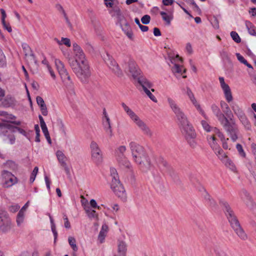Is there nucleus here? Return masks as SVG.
I'll return each instance as SVG.
<instances>
[{
  "label": "nucleus",
  "mask_w": 256,
  "mask_h": 256,
  "mask_svg": "<svg viewBox=\"0 0 256 256\" xmlns=\"http://www.w3.org/2000/svg\"><path fill=\"white\" fill-rule=\"evenodd\" d=\"M74 58H69L68 62L73 72L82 83H86L90 76L88 60L81 48L76 44H72Z\"/></svg>",
  "instance_id": "f257e3e1"
},
{
  "label": "nucleus",
  "mask_w": 256,
  "mask_h": 256,
  "mask_svg": "<svg viewBox=\"0 0 256 256\" xmlns=\"http://www.w3.org/2000/svg\"><path fill=\"white\" fill-rule=\"evenodd\" d=\"M167 100L170 108L178 120L182 132H186L190 138H192L194 136V128L188 121L186 116L172 98L168 97Z\"/></svg>",
  "instance_id": "f03ea898"
},
{
  "label": "nucleus",
  "mask_w": 256,
  "mask_h": 256,
  "mask_svg": "<svg viewBox=\"0 0 256 256\" xmlns=\"http://www.w3.org/2000/svg\"><path fill=\"white\" fill-rule=\"evenodd\" d=\"M220 204L223 206L224 210L230 223V226L236 236L240 240H246L248 239V236L241 226L239 221L228 204L224 200L220 201Z\"/></svg>",
  "instance_id": "7ed1b4c3"
},
{
  "label": "nucleus",
  "mask_w": 256,
  "mask_h": 256,
  "mask_svg": "<svg viewBox=\"0 0 256 256\" xmlns=\"http://www.w3.org/2000/svg\"><path fill=\"white\" fill-rule=\"evenodd\" d=\"M220 204L223 206L224 210L230 223V226L236 236L240 240H246L248 239V236L241 226L239 221L228 204L224 200L220 201Z\"/></svg>",
  "instance_id": "20e7f679"
},
{
  "label": "nucleus",
  "mask_w": 256,
  "mask_h": 256,
  "mask_svg": "<svg viewBox=\"0 0 256 256\" xmlns=\"http://www.w3.org/2000/svg\"><path fill=\"white\" fill-rule=\"evenodd\" d=\"M129 146L134 162L143 170H148L150 167L151 162L145 152L144 148L134 142H130Z\"/></svg>",
  "instance_id": "39448f33"
},
{
  "label": "nucleus",
  "mask_w": 256,
  "mask_h": 256,
  "mask_svg": "<svg viewBox=\"0 0 256 256\" xmlns=\"http://www.w3.org/2000/svg\"><path fill=\"white\" fill-rule=\"evenodd\" d=\"M121 105L126 114L139 130L144 134L148 137H152L153 133L147 124L125 103L122 102Z\"/></svg>",
  "instance_id": "423d86ee"
},
{
  "label": "nucleus",
  "mask_w": 256,
  "mask_h": 256,
  "mask_svg": "<svg viewBox=\"0 0 256 256\" xmlns=\"http://www.w3.org/2000/svg\"><path fill=\"white\" fill-rule=\"evenodd\" d=\"M228 120V118L220 122L228 136L233 142H236L238 138V129L232 118Z\"/></svg>",
  "instance_id": "0eeeda50"
},
{
  "label": "nucleus",
  "mask_w": 256,
  "mask_h": 256,
  "mask_svg": "<svg viewBox=\"0 0 256 256\" xmlns=\"http://www.w3.org/2000/svg\"><path fill=\"white\" fill-rule=\"evenodd\" d=\"M54 62L57 70L64 84L68 88H72L73 86L72 82L63 62L58 59H56Z\"/></svg>",
  "instance_id": "6e6552de"
},
{
  "label": "nucleus",
  "mask_w": 256,
  "mask_h": 256,
  "mask_svg": "<svg viewBox=\"0 0 256 256\" xmlns=\"http://www.w3.org/2000/svg\"><path fill=\"white\" fill-rule=\"evenodd\" d=\"M230 106L234 114L238 116L244 128L248 130H250L251 128L250 124L239 106L236 102L231 103Z\"/></svg>",
  "instance_id": "1a4fd4ad"
},
{
  "label": "nucleus",
  "mask_w": 256,
  "mask_h": 256,
  "mask_svg": "<svg viewBox=\"0 0 256 256\" xmlns=\"http://www.w3.org/2000/svg\"><path fill=\"white\" fill-rule=\"evenodd\" d=\"M110 188L115 194L122 200L124 202L126 200V190L120 180L112 182Z\"/></svg>",
  "instance_id": "9d476101"
},
{
  "label": "nucleus",
  "mask_w": 256,
  "mask_h": 256,
  "mask_svg": "<svg viewBox=\"0 0 256 256\" xmlns=\"http://www.w3.org/2000/svg\"><path fill=\"white\" fill-rule=\"evenodd\" d=\"M124 67L125 72L129 76H131L134 79H136L140 74V70L133 60L130 59L124 64Z\"/></svg>",
  "instance_id": "9b49d317"
},
{
  "label": "nucleus",
  "mask_w": 256,
  "mask_h": 256,
  "mask_svg": "<svg viewBox=\"0 0 256 256\" xmlns=\"http://www.w3.org/2000/svg\"><path fill=\"white\" fill-rule=\"evenodd\" d=\"M2 186L4 188L12 186L18 182L17 178L12 172L4 170L2 172Z\"/></svg>",
  "instance_id": "f8f14e48"
},
{
  "label": "nucleus",
  "mask_w": 256,
  "mask_h": 256,
  "mask_svg": "<svg viewBox=\"0 0 256 256\" xmlns=\"http://www.w3.org/2000/svg\"><path fill=\"white\" fill-rule=\"evenodd\" d=\"M90 148L92 160L97 164H100L102 161V154L98 144L94 141L92 142Z\"/></svg>",
  "instance_id": "ddd939ff"
},
{
  "label": "nucleus",
  "mask_w": 256,
  "mask_h": 256,
  "mask_svg": "<svg viewBox=\"0 0 256 256\" xmlns=\"http://www.w3.org/2000/svg\"><path fill=\"white\" fill-rule=\"evenodd\" d=\"M207 138L209 144L216 155L219 158H223L224 156V152L218 144L217 140L214 134L208 136Z\"/></svg>",
  "instance_id": "4468645a"
},
{
  "label": "nucleus",
  "mask_w": 256,
  "mask_h": 256,
  "mask_svg": "<svg viewBox=\"0 0 256 256\" xmlns=\"http://www.w3.org/2000/svg\"><path fill=\"white\" fill-rule=\"evenodd\" d=\"M11 228V220L6 212H0V230L6 232Z\"/></svg>",
  "instance_id": "2eb2a0df"
},
{
  "label": "nucleus",
  "mask_w": 256,
  "mask_h": 256,
  "mask_svg": "<svg viewBox=\"0 0 256 256\" xmlns=\"http://www.w3.org/2000/svg\"><path fill=\"white\" fill-rule=\"evenodd\" d=\"M219 80L220 87L224 92L226 100L228 102H231L233 100V97L230 86L225 82L224 79L223 77H220Z\"/></svg>",
  "instance_id": "dca6fc26"
},
{
  "label": "nucleus",
  "mask_w": 256,
  "mask_h": 256,
  "mask_svg": "<svg viewBox=\"0 0 256 256\" xmlns=\"http://www.w3.org/2000/svg\"><path fill=\"white\" fill-rule=\"evenodd\" d=\"M106 56L108 57V59L106 60L105 58V61L107 65L118 76L122 75V70H120L116 62L112 58H110L108 54H107Z\"/></svg>",
  "instance_id": "f3484780"
},
{
  "label": "nucleus",
  "mask_w": 256,
  "mask_h": 256,
  "mask_svg": "<svg viewBox=\"0 0 256 256\" xmlns=\"http://www.w3.org/2000/svg\"><path fill=\"white\" fill-rule=\"evenodd\" d=\"M22 48L24 52L26 57L28 58V60L32 63L36 64V57L32 52L30 46L26 44H22Z\"/></svg>",
  "instance_id": "a211bd4d"
},
{
  "label": "nucleus",
  "mask_w": 256,
  "mask_h": 256,
  "mask_svg": "<svg viewBox=\"0 0 256 256\" xmlns=\"http://www.w3.org/2000/svg\"><path fill=\"white\" fill-rule=\"evenodd\" d=\"M186 94L190 99L194 105L196 109L200 112L204 116H205L204 111L202 109L200 105L197 102L196 99L194 98V94L192 91L189 88H186Z\"/></svg>",
  "instance_id": "6ab92c4d"
},
{
  "label": "nucleus",
  "mask_w": 256,
  "mask_h": 256,
  "mask_svg": "<svg viewBox=\"0 0 256 256\" xmlns=\"http://www.w3.org/2000/svg\"><path fill=\"white\" fill-rule=\"evenodd\" d=\"M102 124L106 132L112 137L113 134L110 118H102Z\"/></svg>",
  "instance_id": "aec40b11"
},
{
  "label": "nucleus",
  "mask_w": 256,
  "mask_h": 256,
  "mask_svg": "<svg viewBox=\"0 0 256 256\" xmlns=\"http://www.w3.org/2000/svg\"><path fill=\"white\" fill-rule=\"evenodd\" d=\"M212 129L214 130V133L220 139L222 142V148L225 150L228 149V146L227 142L228 140V138H226L224 134L218 128H214Z\"/></svg>",
  "instance_id": "412c9836"
},
{
  "label": "nucleus",
  "mask_w": 256,
  "mask_h": 256,
  "mask_svg": "<svg viewBox=\"0 0 256 256\" xmlns=\"http://www.w3.org/2000/svg\"><path fill=\"white\" fill-rule=\"evenodd\" d=\"M211 109L220 122L225 119L226 117L222 114L218 106L214 104L211 106Z\"/></svg>",
  "instance_id": "4be33fe9"
},
{
  "label": "nucleus",
  "mask_w": 256,
  "mask_h": 256,
  "mask_svg": "<svg viewBox=\"0 0 256 256\" xmlns=\"http://www.w3.org/2000/svg\"><path fill=\"white\" fill-rule=\"evenodd\" d=\"M117 160L120 166L122 168H130L131 164L130 162L124 154L118 155Z\"/></svg>",
  "instance_id": "5701e85b"
},
{
  "label": "nucleus",
  "mask_w": 256,
  "mask_h": 256,
  "mask_svg": "<svg viewBox=\"0 0 256 256\" xmlns=\"http://www.w3.org/2000/svg\"><path fill=\"white\" fill-rule=\"evenodd\" d=\"M136 79H138V83L142 86L144 90L150 88L152 86V84L146 78L138 76Z\"/></svg>",
  "instance_id": "b1692460"
},
{
  "label": "nucleus",
  "mask_w": 256,
  "mask_h": 256,
  "mask_svg": "<svg viewBox=\"0 0 256 256\" xmlns=\"http://www.w3.org/2000/svg\"><path fill=\"white\" fill-rule=\"evenodd\" d=\"M3 100L2 102L3 106L4 107L8 108L16 104V101L14 98L11 95H7L4 97Z\"/></svg>",
  "instance_id": "393cba45"
},
{
  "label": "nucleus",
  "mask_w": 256,
  "mask_h": 256,
  "mask_svg": "<svg viewBox=\"0 0 256 256\" xmlns=\"http://www.w3.org/2000/svg\"><path fill=\"white\" fill-rule=\"evenodd\" d=\"M222 161L226 166L230 169L232 171L235 172L236 170V168L233 163V162L228 157L226 153L224 152V156L223 158H219Z\"/></svg>",
  "instance_id": "a878e982"
},
{
  "label": "nucleus",
  "mask_w": 256,
  "mask_h": 256,
  "mask_svg": "<svg viewBox=\"0 0 256 256\" xmlns=\"http://www.w3.org/2000/svg\"><path fill=\"white\" fill-rule=\"evenodd\" d=\"M220 106L223 112L224 113L228 118H230L233 116L232 113L229 106L224 101L221 100L220 102Z\"/></svg>",
  "instance_id": "bb28decb"
},
{
  "label": "nucleus",
  "mask_w": 256,
  "mask_h": 256,
  "mask_svg": "<svg viewBox=\"0 0 256 256\" xmlns=\"http://www.w3.org/2000/svg\"><path fill=\"white\" fill-rule=\"evenodd\" d=\"M15 127L10 124L0 123V136H6V134L8 133V130L15 128Z\"/></svg>",
  "instance_id": "cd10ccee"
},
{
  "label": "nucleus",
  "mask_w": 256,
  "mask_h": 256,
  "mask_svg": "<svg viewBox=\"0 0 256 256\" xmlns=\"http://www.w3.org/2000/svg\"><path fill=\"white\" fill-rule=\"evenodd\" d=\"M204 200L211 207L215 208L216 206V202L211 198L208 192L204 189Z\"/></svg>",
  "instance_id": "c85d7f7f"
},
{
  "label": "nucleus",
  "mask_w": 256,
  "mask_h": 256,
  "mask_svg": "<svg viewBox=\"0 0 256 256\" xmlns=\"http://www.w3.org/2000/svg\"><path fill=\"white\" fill-rule=\"evenodd\" d=\"M160 14L162 16V20L166 22V24L168 26L170 25L171 21L173 19L172 14H168L164 12H160Z\"/></svg>",
  "instance_id": "c756f323"
},
{
  "label": "nucleus",
  "mask_w": 256,
  "mask_h": 256,
  "mask_svg": "<svg viewBox=\"0 0 256 256\" xmlns=\"http://www.w3.org/2000/svg\"><path fill=\"white\" fill-rule=\"evenodd\" d=\"M182 133L183 134H184L186 138V140L190 144V146L192 148H195L196 144V142L194 140V139L195 138L196 136V134L194 130V136L192 138H190V136H188V134L186 132H182Z\"/></svg>",
  "instance_id": "7c9ffc66"
},
{
  "label": "nucleus",
  "mask_w": 256,
  "mask_h": 256,
  "mask_svg": "<svg viewBox=\"0 0 256 256\" xmlns=\"http://www.w3.org/2000/svg\"><path fill=\"white\" fill-rule=\"evenodd\" d=\"M56 156L60 164V165H62L64 164H66L67 158L66 157L65 154L62 152L60 150H58L56 152Z\"/></svg>",
  "instance_id": "2f4dec72"
},
{
  "label": "nucleus",
  "mask_w": 256,
  "mask_h": 256,
  "mask_svg": "<svg viewBox=\"0 0 256 256\" xmlns=\"http://www.w3.org/2000/svg\"><path fill=\"white\" fill-rule=\"evenodd\" d=\"M172 72L176 76V74H182V72H186V70L182 66H180L178 64H174L172 68Z\"/></svg>",
  "instance_id": "473e14b6"
},
{
  "label": "nucleus",
  "mask_w": 256,
  "mask_h": 256,
  "mask_svg": "<svg viewBox=\"0 0 256 256\" xmlns=\"http://www.w3.org/2000/svg\"><path fill=\"white\" fill-rule=\"evenodd\" d=\"M246 26L248 30V33L250 35L256 36V27L249 21L246 22Z\"/></svg>",
  "instance_id": "72a5a7b5"
},
{
  "label": "nucleus",
  "mask_w": 256,
  "mask_h": 256,
  "mask_svg": "<svg viewBox=\"0 0 256 256\" xmlns=\"http://www.w3.org/2000/svg\"><path fill=\"white\" fill-rule=\"evenodd\" d=\"M126 251V244L122 241L120 242L118 244V252L120 254L124 256Z\"/></svg>",
  "instance_id": "f704fd0d"
},
{
  "label": "nucleus",
  "mask_w": 256,
  "mask_h": 256,
  "mask_svg": "<svg viewBox=\"0 0 256 256\" xmlns=\"http://www.w3.org/2000/svg\"><path fill=\"white\" fill-rule=\"evenodd\" d=\"M108 12L112 17L116 18L122 13L120 7L118 6H114L112 8L109 10Z\"/></svg>",
  "instance_id": "c9c22d12"
},
{
  "label": "nucleus",
  "mask_w": 256,
  "mask_h": 256,
  "mask_svg": "<svg viewBox=\"0 0 256 256\" xmlns=\"http://www.w3.org/2000/svg\"><path fill=\"white\" fill-rule=\"evenodd\" d=\"M122 30L124 32V33L130 39L132 40L134 38L133 33L128 22H126L124 24V27L122 28Z\"/></svg>",
  "instance_id": "e433bc0d"
},
{
  "label": "nucleus",
  "mask_w": 256,
  "mask_h": 256,
  "mask_svg": "<svg viewBox=\"0 0 256 256\" xmlns=\"http://www.w3.org/2000/svg\"><path fill=\"white\" fill-rule=\"evenodd\" d=\"M86 212L89 218H94L96 220H98V214L96 213V210L88 208V209L86 210Z\"/></svg>",
  "instance_id": "4c0bfd02"
},
{
  "label": "nucleus",
  "mask_w": 256,
  "mask_h": 256,
  "mask_svg": "<svg viewBox=\"0 0 256 256\" xmlns=\"http://www.w3.org/2000/svg\"><path fill=\"white\" fill-rule=\"evenodd\" d=\"M68 242L73 250L74 252H76L78 250V248L76 244V239L72 236H69L68 238Z\"/></svg>",
  "instance_id": "58836bf2"
},
{
  "label": "nucleus",
  "mask_w": 256,
  "mask_h": 256,
  "mask_svg": "<svg viewBox=\"0 0 256 256\" xmlns=\"http://www.w3.org/2000/svg\"><path fill=\"white\" fill-rule=\"evenodd\" d=\"M6 136V138H4V140L6 141L7 140H8V142L10 144H12L15 142L16 138L15 136L12 133L10 134H6V136Z\"/></svg>",
  "instance_id": "ea45409f"
},
{
  "label": "nucleus",
  "mask_w": 256,
  "mask_h": 256,
  "mask_svg": "<svg viewBox=\"0 0 256 256\" xmlns=\"http://www.w3.org/2000/svg\"><path fill=\"white\" fill-rule=\"evenodd\" d=\"M201 124L204 128V129L208 132H214V130H213L212 128H212V127H211L209 124H208V122H206V120H202L201 121Z\"/></svg>",
  "instance_id": "a19ab883"
},
{
  "label": "nucleus",
  "mask_w": 256,
  "mask_h": 256,
  "mask_svg": "<svg viewBox=\"0 0 256 256\" xmlns=\"http://www.w3.org/2000/svg\"><path fill=\"white\" fill-rule=\"evenodd\" d=\"M240 195L242 199L244 200H250V196L249 195V194L248 192L245 190H242L240 193Z\"/></svg>",
  "instance_id": "79ce46f5"
},
{
  "label": "nucleus",
  "mask_w": 256,
  "mask_h": 256,
  "mask_svg": "<svg viewBox=\"0 0 256 256\" xmlns=\"http://www.w3.org/2000/svg\"><path fill=\"white\" fill-rule=\"evenodd\" d=\"M110 174L112 177V182H114V180H119V176H118V174L117 172V171L116 169L114 168H110Z\"/></svg>",
  "instance_id": "37998d69"
},
{
  "label": "nucleus",
  "mask_w": 256,
  "mask_h": 256,
  "mask_svg": "<svg viewBox=\"0 0 256 256\" xmlns=\"http://www.w3.org/2000/svg\"><path fill=\"white\" fill-rule=\"evenodd\" d=\"M24 214L18 212L16 218V223L18 226H20L24 222Z\"/></svg>",
  "instance_id": "c03bdc74"
},
{
  "label": "nucleus",
  "mask_w": 256,
  "mask_h": 256,
  "mask_svg": "<svg viewBox=\"0 0 256 256\" xmlns=\"http://www.w3.org/2000/svg\"><path fill=\"white\" fill-rule=\"evenodd\" d=\"M236 148L238 152L239 155L242 158H245L246 154L242 148V146L240 144H238L236 145Z\"/></svg>",
  "instance_id": "a18cd8bd"
},
{
  "label": "nucleus",
  "mask_w": 256,
  "mask_h": 256,
  "mask_svg": "<svg viewBox=\"0 0 256 256\" xmlns=\"http://www.w3.org/2000/svg\"><path fill=\"white\" fill-rule=\"evenodd\" d=\"M230 36L232 38V40L236 42L239 43L240 42L241 40L240 37L237 32L234 31H232L230 32Z\"/></svg>",
  "instance_id": "49530a36"
},
{
  "label": "nucleus",
  "mask_w": 256,
  "mask_h": 256,
  "mask_svg": "<svg viewBox=\"0 0 256 256\" xmlns=\"http://www.w3.org/2000/svg\"><path fill=\"white\" fill-rule=\"evenodd\" d=\"M104 4L107 8H112L117 2V0H104Z\"/></svg>",
  "instance_id": "de8ad7c7"
},
{
  "label": "nucleus",
  "mask_w": 256,
  "mask_h": 256,
  "mask_svg": "<svg viewBox=\"0 0 256 256\" xmlns=\"http://www.w3.org/2000/svg\"><path fill=\"white\" fill-rule=\"evenodd\" d=\"M144 92L154 102H157L158 100L156 98L154 94H152L150 91L148 89H146L144 90Z\"/></svg>",
  "instance_id": "09e8293b"
},
{
  "label": "nucleus",
  "mask_w": 256,
  "mask_h": 256,
  "mask_svg": "<svg viewBox=\"0 0 256 256\" xmlns=\"http://www.w3.org/2000/svg\"><path fill=\"white\" fill-rule=\"evenodd\" d=\"M38 167L36 166L34 168V169L31 174L30 177V181L31 183L33 182H34V180H35L36 176L38 172Z\"/></svg>",
  "instance_id": "8fccbe9b"
},
{
  "label": "nucleus",
  "mask_w": 256,
  "mask_h": 256,
  "mask_svg": "<svg viewBox=\"0 0 256 256\" xmlns=\"http://www.w3.org/2000/svg\"><path fill=\"white\" fill-rule=\"evenodd\" d=\"M150 17L149 15L146 14L142 18L141 21L144 24H148L150 23Z\"/></svg>",
  "instance_id": "3c124183"
},
{
  "label": "nucleus",
  "mask_w": 256,
  "mask_h": 256,
  "mask_svg": "<svg viewBox=\"0 0 256 256\" xmlns=\"http://www.w3.org/2000/svg\"><path fill=\"white\" fill-rule=\"evenodd\" d=\"M162 164L164 166L166 167L168 169V172H169L170 174V176H172L171 171L173 173V174H174L172 168L170 166H168V162L166 161L162 160Z\"/></svg>",
  "instance_id": "603ef678"
},
{
  "label": "nucleus",
  "mask_w": 256,
  "mask_h": 256,
  "mask_svg": "<svg viewBox=\"0 0 256 256\" xmlns=\"http://www.w3.org/2000/svg\"><path fill=\"white\" fill-rule=\"evenodd\" d=\"M106 236V234H105L104 232L100 231L98 237V240L100 241V243L102 244L104 242Z\"/></svg>",
  "instance_id": "864d4df0"
},
{
  "label": "nucleus",
  "mask_w": 256,
  "mask_h": 256,
  "mask_svg": "<svg viewBox=\"0 0 256 256\" xmlns=\"http://www.w3.org/2000/svg\"><path fill=\"white\" fill-rule=\"evenodd\" d=\"M220 56L224 60L229 61L230 60V56L228 52L224 50H222L220 52Z\"/></svg>",
  "instance_id": "5fc2aeb1"
},
{
  "label": "nucleus",
  "mask_w": 256,
  "mask_h": 256,
  "mask_svg": "<svg viewBox=\"0 0 256 256\" xmlns=\"http://www.w3.org/2000/svg\"><path fill=\"white\" fill-rule=\"evenodd\" d=\"M5 166L6 167H10L13 170H14L16 168V165L15 163L12 161H8L5 164Z\"/></svg>",
  "instance_id": "6e6d98bb"
},
{
  "label": "nucleus",
  "mask_w": 256,
  "mask_h": 256,
  "mask_svg": "<svg viewBox=\"0 0 256 256\" xmlns=\"http://www.w3.org/2000/svg\"><path fill=\"white\" fill-rule=\"evenodd\" d=\"M64 227L66 228H70V224L68 221L67 216L66 214H64Z\"/></svg>",
  "instance_id": "4d7b16f0"
},
{
  "label": "nucleus",
  "mask_w": 256,
  "mask_h": 256,
  "mask_svg": "<svg viewBox=\"0 0 256 256\" xmlns=\"http://www.w3.org/2000/svg\"><path fill=\"white\" fill-rule=\"evenodd\" d=\"M36 102L40 106H42V105H44L46 104L45 103H44V102L43 100V98L40 96H38L36 98Z\"/></svg>",
  "instance_id": "13d9d810"
},
{
  "label": "nucleus",
  "mask_w": 256,
  "mask_h": 256,
  "mask_svg": "<svg viewBox=\"0 0 256 256\" xmlns=\"http://www.w3.org/2000/svg\"><path fill=\"white\" fill-rule=\"evenodd\" d=\"M40 108L42 114L44 115V116H47L48 114V112L47 110L46 105H42V106H40Z\"/></svg>",
  "instance_id": "bf43d9fd"
},
{
  "label": "nucleus",
  "mask_w": 256,
  "mask_h": 256,
  "mask_svg": "<svg viewBox=\"0 0 256 256\" xmlns=\"http://www.w3.org/2000/svg\"><path fill=\"white\" fill-rule=\"evenodd\" d=\"M236 57L238 58V60L242 63L245 64L246 63V60L240 54L237 53L236 54Z\"/></svg>",
  "instance_id": "052dcab7"
},
{
  "label": "nucleus",
  "mask_w": 256,
  "mask_h": 256,
  "mask_svg": "<svg viewBox=\"0 0 256 256\" xmlns=\"http://www.w3.org/2000/svg\"><path fill=\"white\" fill-rule=\"evenodd\" d=\"M20 208L18 204L12 205L10 206L9 210L12 212H15L19 210Z\"/></svg>",
  "instance_id": "680f3d73"
},
{
  "label": "nucleus",
  "mask_w": 256,
  "mask_h": 256,
  "mask_svg": "<svg viewBox=\"0 0 256 256\" xmlns=\"http://www.w3.org/2000/svg\"><path fill=\"white\" fill-rule=\"evenodd\" d=\"M4 28L6 30L9 32H12V29L9 24H6V21L4 22H2Z\"/></svg>",
  "instance_id": "e2e57ef3"
},
{
  "label": "nucleus",
  "mask_w": 256,
  "mask_h": 256,
  "mask_svg": "<svg viewBox=\"0 0 256 256\" xmlns=\"http://www.w3.org/2000/svg\"><path fill=\"white\" fill-rule=\"evenodd\" d=\"M62 41L64 44L66 45L68 47H70L71 46L70 40L68 38H62Z\"/></svg>",
  "instance_id": "0e129e2a"
},
{
  "label": "nucleus",
  "mask_w": 256,
  "mask_h": 256,
  "mask_svg": "<svg viewBox=\"0 0 256 256\" xmlns=\"http://www.w3.org/2000/svg\"><path fill=\"white\" fill-rule=\"evenodd\" d=\"M51 228L54 236V240H56L58 236V232L56 230V226L55 224H51Z\"/></svg>",
  "instance_id": "69168bd1"
},
{
  "label": "nucleus",
  "mask_w": 256,
  "mask_h": 256,
  "mask_svg": "<svg viewBox=\"0 0 256 256\" xmlns=\"http://www.w3.org/2000/svg\"><path fill=\"white\" fill-rule=\"evenodd\" d=\"M41 128H42V131L45 137L50 136V134H49L48 128L46 127V126H42Z\"/></svg>",
  "instance_id": "338daca9"
},
{
  "label": "nucleus",
  "mask_w": 256,
  "mask_h": 256,
  "mask_svg": "<svg viewBox=\"0 0 256 256\" xmlns=\"http://www.w3.org/2000/svg\"><path fill=\"white\" fill-rule=\"evenodd\" d=\"M90 204L91 206L93 208H98V209H100V206L97 205L96 201L94 199L90 200Z\"/></svg>",
  "instance_id": "774afa93"
}]
</instances>
